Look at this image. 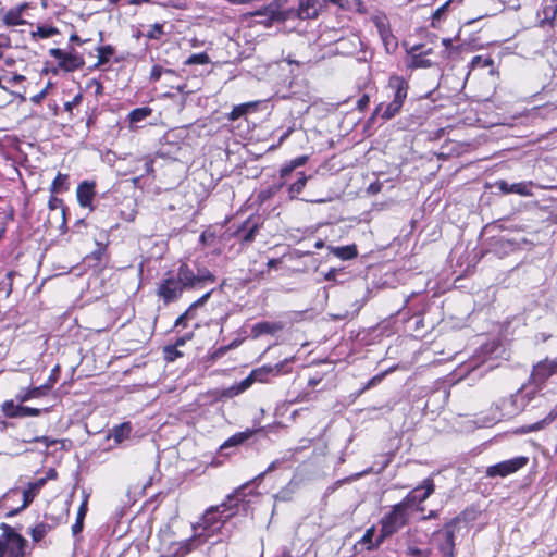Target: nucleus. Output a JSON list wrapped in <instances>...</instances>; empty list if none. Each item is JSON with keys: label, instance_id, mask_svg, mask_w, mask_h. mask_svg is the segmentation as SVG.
<instances>
[{"label": "nucleus", "instance_id": "obj_52", "mask_svg": "<svg viewBox=\"0 0 557 557\" xmlns=\"http://www.w3.org/2000/svg\"><path fill=\"white\" fill-rule=\"evenodd\" d=\"M17 407H21V403L15 405L13 400H8L3 404V411L8 417H10V412H15Z\"/></svg>", "mask_w": 557, "mask_h": 557}, {"label": "nucleus", "instance_id": "obj_30", "mask_svg": "<svg viewBox=\"0 0 557 557\" xmlns=\"http://www.w3.org/2000/svg\"><path fill=\"white\" fill-rule=\"evenodd\" d=\"M332 252L343 260H350L355 258L358 253L355 245L333 247Z\"/></svg>", "mask_w": 557, "mask_h": 557}, {"label": "nucleus", "instance_id": "obj_19", "mask_svg": "<svg viewBox=\"0 0 557 557\" xmlns=\"http://www.w3.org/2000/svg\"><path fill=\"white\" fill-rule=\"evenodd\" d=\"M556 417H557V407L554 408L553 410H550V412L542 420H540L535 423H532V424L521 426L519 429V433L525 434V433H530V432L540 431V430L544 429L548 423H550Z\"/></svg>", "mask_w": 557, "mask_h": 557}, {"label": "nucleus", "instance_id": "obj_29", "mask_svg": "<svg viewBox=\"0 0 557 557\" xmlns=\"http://www.w3.org/2000/svg\"><path fill=\"white\" fill-rule=\"evenodd\" d=\"M375 535V527L369 528L363 536L360 539L358 544L364 545L368 550H372L377 548L382 543H379V537L375 542H373V537Z\"/></svg>", "mask_w": 557, "mask_h": 557}, {"label": "nucleus", "instance_id": "obj_13", "mask_svg": "<svg viewBox=\"0 0 557 557\" xmlns=\"http://www.w3.org/2000/svg\"><path fill=\"white\" fill-rule=\"evenodd\" d=\"M95 187L96 184L94 182L84 181L82 182L76 190L78 203L82 207H90L91 201L95 197Z\"/></svg>", "mask_w": 557, "mask_h": 557}, {"label": "nucleus", "instance_id": "obj_40", "mask_svg": "<svg viewBox=\"0 0 557 557\" xmlns=\"http://www.w3.org/2000/svg\"><path fill=\"white\" fill-rule=\"evenodd\" d=\"M58 29L52 26H38L37 30L33 33V36H38L40 38H50L58 34Z\"/></svg>", "mask_w": 557, "mask_h": 557}, {"label": "nucleus", "instance_id": "obj_56", "mask_svg": "<svg viewBox=\"0 0 557 557\" xmlns=\"http://www.w3.org/2000/svg\"><path fill=\"white\" fill-rule=\"evenodd\" d=\"M186 320H188V313H183L181 314L176 321H175V326L178 327V326H182V327H185L186 326Z\"/></svg>", "mask_w": 557, "mask_h": 557}, {"label": "nucleus", "instance_id": "obj_58", "mask_svg": "<svg viewBox=\"0 0 557 557\" xmlns=\"http://www.w3.org/2000/svg\"><path fill=\"white\" fill-rule=\"evenodd\" d=\"M45 96H46V90H42V91H40L39 94H37V95L33 96V97L30 98V100H32V102H34V103H40V101L45 98Z\"/></svg>", "mask_w": 557, "mask_h": 557}, {"label": "nucleus", "instance_id": "obj_24", "mask_svg": "<svg viewBox=\"0 0 557 557\" xmlns=\"http://www.w3.org/2000/svg\"><path fill=\"white\" fill-rule=\"evenodd\" d=\"M252 383H255V381L251 379V375L249 374L247 377H245L239 383H236V384L225 388L223 391V396H225V397L237 396V395L242 394L243 392H245L246 389H248L252 385Z\"/></svg>", "mask_w": 557, "mask_h": 557}, {"label": "nucleus", "instance_id": "obj_22", "mask_svg": "<svg viewBox=\"0 0 557 557\" xmlns=\"http://www.w3.org/2000/svg\"><path fill=\"white\" fill-rule=\"evenodd\" d=\"M88 497H89V495L84 493L83 502H82V504H81V506L78 508V511H77L76 521L72 525V533H73V535H76L79 532H82V530L84 528V519H85L87 510H88V508H87Z\"/></svg>", "mask_w": 557, "mask_h": 557}, {"label": "nucleus", "instance_id": "obj_51", "mask_svg": "<svg viewBox=\"0 0 557 557\" xmlns=\"http://www.w3.org/2000/svg\"><path fill=\"white\" fill-rule=\"evenodd\" d=\"M50 54L57 60H59V65L61 66L67 53L61 49L54 48L50 50Z\"/></svg>", "mask_w": 557, "mask_h": 557}, {"label": "nucleus", "instance_id": "obj_21", "mask_svg": "<svg viewBox=\"0 0 557 557\" xmlns=\"http://www.w3.org/2000/svg\"><path fill=\"white\" fill-rule=\"evenodd\" d=\"M318 13L317 0H299L298 15L300 18H314Z\"/></svg>", "mask_w": 557, "mask_h": 557}, {"label": "nucleus", "instance_id": "obj_27", "mask_svg": "<svg viewBox=\"0 0 557 557\" xmlns=\"http://www.w3.org/2000/svg\"><path fill=\"white\" fill-rule=\"evenodd\" d=\"M84 65V60L76 53H67L61 67L67 72H73Z\"/></svg>", "mask_w": 557, "mask_h": 557}, {"label": "nucleus", "instance_id": "obj_33", "mask_svg": "<svg viewBox=\"0 0 557 557\" xmlns=\"http://www.w3.org/2000/svg\"><path fill=\"white\" fill-rule=\"evenodd\" d=\"M307 160H308L307 156H300V157L292 160L288 165L281 169V177L284 178L288 174H290L295 169L305 165Z\"/></svg>", "mask_w": 557, "mask_h": 557}, {"label": "nucleus", "instance_id": "obj_28", "mask_svg": "<svg viewBox=\"0 0 557 557\" xmlns=\"http://www.w3.org/2000/svg\"><path fill=\"white\" fill-rule=\"evenodd\" d=\"M253 433L255 431L252 430H246L244 432L236 433L233 436H231L227 441H225L221 448L224 449L226 447L238 446L245 443L248 438H250Z\"/></svg>", "mask_w": 557, "mask_h": 557}, {"label": "nucleus", "instance_id": "obj_60", "mask_svg": "<svg viewBox=\"0 0 557 557\" xmlns=\"http://www.w3.org/2000/svg\"><path fill=\"white\" fill-rule=\"evenodd\" d=\"M552 337L550 334H546V333H539L535 338H536V342H546L548 341L549 338Z\"/></svg>", "mask_w": 557, "mask_h": 557}, {"label": "nucleus", "instance_id": "obj_46", "mask_svg": "<svg viewBox=\"0 0 557 557\" xmlns=\"http://www.w3.org/2000/svg\"><path fill=\"white\" fill-rule=\"evenodd\" d=\"M163 35V25L156 23L151 26L150 30L147 33V37L149 39H160Z\"/></svg>", "mask_w": 557, "mask_h": 557}, {"label": "nucleus", "instance_id": "obj_45", "mask_svg": "<svg viewBox=\"0 0 557 557\" xmlns=\"http://www.w3.org/2000/svg\"><path fill=\"white\" fill-rule=\"evenodd\" d=\"M249 104H240L233 108L232 112L230 113V120L235 121L246 114L248 111Z\"/></svg>", "mask_w": 557, "mask_h": 557}, {"label": "nucleus", "instance_id": "obj_62", "mask_svg": "<svg viewBox=\"0 0 557 557\" xmlns=\"http://www.w3.org/2000/svg\"><path fill=\"white\" fill-rule=\"evenodd\" d=\"M381 183H372L370 186H369V190L372 191L373 194H376L381 190Z\"/></svg>", "mask_w": 557, "mask_h": 557}, {"label": "nucleus", "instance_id": "obj_11", "mask_svg": "<svg viewBox=\"0 0 557 557\" xmlns=\"http://www.w3.org/2000/svg\"><path fill=\"white\" fill-rule=\"evenodd\" d=\"M230 536L231 532H227L218 540L210 541L209 539L206 543V549L203 550L205 557H228L227 539H230Z\"/></svg>", "mask_w": 557, "mask_h": 557}, {"label": "nucleus", "instance_id": "obj_57", "mask_svg": "<svg viewBox=\"0 0 557 557\" xmlns=\"http://www.w3.org/2000/svg\"><path fill=\"white\" fill-rule=\"evenodd\" d=\"M230 347L228 346H223V347H220L218 348L211 356L212 359H218L220 357H222L228 349Z\"/></svg>", "mask_w": 557, "mask_h": 557}, {"label": "nucleus", "instance_id": "obj_16", "mask_svg": "<svg viewBox=\"0 0 557 557\" xmlns=\"http://www.w3.org/2000/svg\"><path fill=\"white\" fill-rule=\"evenodd\" d=\"M284 363H276L274 367L263 366L251 371L250 375L255 382H267L269 374L277 375L282 373Z\"/></svg>", "mask_w": 557, "mask_h": 557}, {"label": "nucleus", "instance_id": "obj_59", "mask_svg": "<svg viewBox=\"0 0 557 557\" xmlns=\"http://www.w3.org/2000/svg\"><path fill=\"white\" fill-rule=\"evenodd\" d=\"M57 475H58V474H57V471H55L54 469H52V468H51V469H49V470H48V472H47V474H46V476H45L44 479H45V481L47 482L48 480H54V479H57Z\"/></svg>", "mask_w": 557, "mask_h": 557}, {"label": "nucleus", "instance_id": "obj_20", "mask_svg": "<svg viewBox=\"0 0 557 557\" xmlns=\"http://www.w3.org/2000/svg\"><path fill=\"white\" fill-rule=\"evenodd\" d=\"M133 428L129 422H123L119 425H115L112 430L108 438H113L115 444H121L124 440L129 437Z\"/></svg>", "mask_w": 557, "mask_h": 557}, {"label": "nucleus", "instance_id": "obj_36", "mask_svg": "<svg viewBox=\"0 0 557 557\" xmlns=\"http://www.w3.org/2000/svg\"><path fill=\"white\" fill-rule=\"evenodd\" d=\"M50 527L46 523H39L30 529V535L34 542H39L49 531Z\"/></svg>", "mask_w": 557, "mask_h": 557}, {"label": "nucleus", "instance_id": "obj_31", "mask_svg": "<svg viewBox=\"0 0 557 557\" xmlns=\"http://www.w3.org/2000/svg\"><path fill=\"white\" fill-rule=\"evenodd\" d=\"M152 110L149 107H141L132 110L128 114L131 125H135L151 114Z\"/></svg>", "mask_w": 557, "mask_h": 557}, {"label": "nucleus", "instance_id": "obj_17", "mask_svg": "<svg viewBox=\"0 0 557 557\" xmlns=\"http://www.w3.org/2000/svg\"><path fill=\"white\" fill-rule=\"evenodd\" d=\"M45 479H38L35 482H30L28 486L23 491V505L21 509H25L30 505L39 491L45 486Z\"/></svg>", "mask_w": 557, "mask_h": 557}, {"label": "nucleus", "instance_id": "obj_61", "mask_svg": "<svg viewBox=\"0 0 557 557\" xmlns=\"http://www.w3.org/2000/svg\"><path fill=\"white\" fill-rule=\"evenodd\" d=\"M336 274H337V270H336V269H331V270L325 274V280H327V281L335 280Z\"/></svg>", "mask_w": 557, "mask_h": 557}, {"label": "nucleus", "instance_id": "obj_63", "mask_svg": "<svg viewBox=\"0 0 557 557\" xmlns=\"http://www.w3.org/2000/svg\"><path fill=\"white\" fill-rule=\"evenodd\" d=\"M25 77L23 75H18V74H15L13 75L11 78H9V83H20L22 81H24Z\"/></svg>", "mask_w": 557, "mask_h": 557}, {"label": "nucleus", "instance_id": "obj_43", "mask_svg": "<svg viewBox=\"0 0 557 557\" xmlns=\"http://www.w3.org/2000/svg\"><path fill=\"white\" fill-rule=\"evenodd\" d=\"M210 62V59L207 53H195L191 54L186 61L185 64L193 65V64H208Z\"/></svg>", "mask_w": 557, "mask_h": 557}, {"label": "nucleus", "instance_id": "obj_25", "mask_svg": "<svg viewBox=\"0 0 557 557\" xmlns=\"http://www.w3.org/2000/svg\"><path fill=\"white\" fill-rule=\"evenodd\" d=\"M25 7L26 5H22L20 8L9 10L3 16L4 24L8 26H17L24 24L25 21L22 17V10Z\"/></svg>", "mask_w": 557, "mask_h": 557}, {"label": "nucleus", "instance_id": "obj_5", "mask_svg": "<svg viewBox=\"0 0 557 557\" xmlns=\"http://www.w3.org/2000/svg\"><path fill=\"white\" fill-rule=\"evenodd\" d=\"M460 520L451 519L433 534V540L443 557H455V535L459 531Z\"/></svg>", "mask_w": 557, "mask_h": 557}, {"label": "nucleus", "instance_id": "obj_34", "mask_svg": "<svg viewBox=\"0 0 557 557\" xmlns=\"http://www.w3.org/2000/svg\"><path fill=\"white\" fill-rule=\"evenodd\" d=\"M65 189H67V175L59 173L51 184L50 191L57 194Z\"/></svg>", "mask_w": 557, "mask_h": 557}, {"label": "nucleus", "instance_id": "obj_15", "mask_svg": "<svg viewBox=\"0 0 557 557\" xmlns=\"http://www.w3.org/2000/svg\"><path fill=\"white\" fill-rule=\"evenodd\" d=\"M283 322H269V321H262L259 323H256L252 329L251 333L255 337L270 334L275 335L277 332L282 331L284 329Z\"/></svg>", "mask_w": 557, "mask_h": 557}, {"label": "nucleus", "instance_id": "obj_49", "mask_svg": "<svg viewBox=\"0 0 557 557\" xmlns=\"http://www.w3.org/2000/svg\"><path fill=\"white\" fill-rule=\"evenodd\" d=\"M283 462H284V459H276V460L272 461V462L268 466V468L265 469V471H264V472H262V473H260L257 478H258V479H261V478H263L267 473H271V472H273L274 470L278 469V468L282 466V463H283Z\"/></svg>", "mask_w": 557, "mask_h": 557}, {"label": "nucleus", "instance_id": "obj_2", "mask_svg": "<svg viewBox=\"0 0 557 557\" xmlns=\"http://www.w3.org/2000/svg\"><path fill=\"white\" fill-rule=\"evenodd\" d=\"M246 485L238 487L233 494L228 495L226 500L218 506L208 508L200 520L193 525V530L197 531L206 542L216 534L224 535L226 523L237 513L238 503L242 500L243 491Z\"/></svg>", "mask_w": 557, "mask_h": 557}, {"label": "nucleus", "instance_id": "obj_12", "mask_svg": "<svg viewBox=\"0 0 557 557\" xmlns=\"http://www.w3.org/2000/svg\"><path fill=\"white\" fill-rule=\"evenodd\" d=\"M523 395L520 393L512 394L507 398L502 399L499 408L503 416L510 418L522 410Z\"/></svg>", "mask_w": 557, "mask_h": 557}, {"label": "nucleus", "instance_id": "obj_55", "mask_svg": "<svg viewBox=\"0 0 557 557\" xmlns=\"http://www.w3.org/2000/svg\"><path fill=\"white\" fill-rule=\"evenodd\" d=\"M497 187L499 188V190L504 194H510L509 191V188H510V184L506 181H499L496 183Z\"/></svg>", "mask_w": 557, "mask_h": 557}, {"label": "nucleus", "instance_id": "obj_37", "mask_svg": "<svg viewBox=\"0 0 557 557\" xmlns=\"http://www.w3.org/2000/svg\"><path fill=\"white\" fill-rule=\"evenodd\" d=\"M510 194H518L521 196H529L531 195V184L520 182V183H512L510 184L509 188Z\"/></svg>", "mask_w": 557, "mask_h": 557}, {"label": "nucleus", "instance_id": "obj_32", "mask_svg": "<svg viewBox=\"0 0 557 557\" xmlns=\"http://www.w3.org/2000/svg\"><path fill=\"white\" fill-rule=\"evenodd\" d=\"M298 175L299 177L297 178V181L289 185L288 193L290 198H295L296 195L300 194L308 181V177L305 175L304 172H299Z\"/></svg>", "mask_w": 557, "mask_h": 557}, {"label": "nucleus", "instance_id": "obj_35", "mask_svg": "<svg viewBox=\"0 0 557 557\" xmlns=\"http://www.w3.org/2000/svg\"><path fill=\"white\" fill-rule=\"evenodd\" d=\"M114 48L110 45L102 46L98 48V62L96 66L103 65L109 61V59L113 55Z\"/></svg>", "mask_w": 557, "mask_h": 557}, {"label": "nucleus", "instance_id": "obj_8", "mask_svg": "<svg viewBox=\"0 0 557 557\" xmlns=\"http://www.w3.org/2000/svg\"><path fill=\"white\" fill-rule=\"evenodd\" d=\"M434 492V482L432 479H425L421 485L413 488L408 495L400 502L405 508L409 509L416 504L424 502Z\"/></svg>", "mask_w": 557, "mask_h": 557}, {"label": "nucleus", "instance_id": "obj_18", "mask_svg": "<svg viewBox=\"0 0 557 557\" xmlns=\"http://www.w3.org/2000/svg\"><path fill=\"white\" fill-rule=\"evenodd\" d=\"M420 49V46H414L411 49V57H410V66L418 69V67H430L432 66L431 60L426 59L425 55L431 52V49L417 53V51Z\"/></svg>", "mask_w": 557, "mask_h": 557}, {"label": "nucleus", "instance_id": "obj_26", "mask_svg": "<svg viewBox=\"0 0 557 557\" xmlns=\"http://www.w3.org/2000/svg\"><path fill=\"white\" fill-rule=\"evenodd\" d=\"M41 412H48V408L39 409V408L23 406L21 404V407H17L15 409V412H10V418L38 417L41 414Z\"/></svg>", "mask_w": 557, "mask_h": 557}, {"label": "nucleus", "instance_id": "obj_9", "mask_svg": "<svg viewBox=\"0 0 557 557\" xmlns=\"http://www.w3.org/2000/svg\"><path fill=\"white\" fill-rule=\"evenodd\" d=\"M207 543L201 536H198L197 531H194V535L185 541L173 543L170 547L171 557H185L194 549Z\"/></svg>", "mask_w": 557, "mask_h": 557}, {"label": "nucleus", "instance_id": "obj_4", "mask_svg": "<svg viewBox=\"0 0 557 557\" xmlns=\"http://www.w3.org/2000/svg\"><path fill=\"white\" fill-rule=\"evenodd\" d=\"M407 81L398 75H393L388 79V88L393 91V100L381 113L383 120L387 121L399 113L408 92Z\"/></svg>", "mask_w": 557, "mask_h": 557}, {"label": "nucleus", "instance_id": "obj_53", "mask_svg": "<svg viewBox=\"0 0 557 557\" xmlns=\"http://www.w3.org/2000/svg\"><path fill=\"white\" fill-rule=\"evenodd\" d=\"M257 233V226L251 227L248 232L243 236L244 243H251L255 239Z\"/></svg>", "mask_w": 557, "mask_h": 557}, {"label": "nucleus", "instance_id": "obj_10", "mask_svg": "<svg viewBox=\"0 0 557 557\" xmlns=\"http://www.w3.org/2000/svg\"><path fill=\"white\" fill-rule=\"evenodd\" d=\"M557 372V358L556 359H544L539 361L532 370L531 377L534 383L543 384L554 373Z\"/></svg>", "mask_w": 557, "mask_h": 557}, {"label": "nucleus", "instance_id": "obj_48", "mask_svg": "<svg viewBox=\"0 0 557 557\" xmlns=\"http://www.w3.org/2000/svg\"><path fill=\"white\" fill-rule=\"evenodd\" d=\"M451 3V0L445 2L443 5H441L440 8L436 9V11L433 13V22H432V25L434 26V22L435 21H440L443 15L445 14L447 8L449 7V4Z\"/></svg>", "mask_w": 557, "mask_h": 557}, {"label": "nucleus", "instance_id": "obj_50", "mask_svg": "<svg viewBox=\"0 0 557 557\" xmlns=\"http://www.w3.org/2000/svg\"><path fill=\"white\" fill-rule=\"evenodd\" d=\"M58 377H59V366H55L52 369L51 374H50L48 381L45 383V384H49V391L52 388L54 383L58 381Z\"/></svg>", "mask_w": 557, "mask_h": 557}, {"label": "nucleus", "instance_id": "obj_44", "mask_svg": "<svg viewBox=\"0 0 557 557\" xmlns=\"http://www.w3.org/2000/svg\"><path fill=\"white\" fill-rule=\"evenodd\" d=\"M48 207L50 210L61 209L62 216L63 218L65 216V207L63 205L62 199H60L55 196H51L48 201Z\"/></svg>", "mask_w": 557, "mask_h": 557}, {"label": "nucleus", "instance_id": "obj_54", "mask_svg": "<svg viewBox=\"0 0 557 557\" xmlns=\"http://www.w3.org/2000/svg\"><path fill=\"white\" fill-rule=\"evenodd\" d=\"M369 102H370V98L368 95H363L358 101H357V108L360 110V111H363L368 106H369Z\"/></svg>", "mask_w": 557, "mask_h": 557}, {"label": "nucleus", "instance_id": "obj_3", "mask_svg": "<svg viewBox=\"0 0 557 557\" xmlns=\"http://www.w3.org/2000/svg\"><path fill=\"white\" fill-rule=\"evenodd\" d=\"M408 509L400 503L394 505L392 510L381 519V530L379 534V543H383L385 539L398 532L408 522Z\"/></svg>", "mask_w": 557, "mask_h": 557}, {"label": "nucleus", "instance_id": "obj_47", "mask_svg": "<svg viewBox=\"0 0 557 557\" xmlns=\"http://www.w3.org/2000/svg\"><path fill=\"white\" fill-rule=\"evenodd\" d=\"M163 72H165L168 74H173L174 73L172 70L163 71V69L160 65H154L152 67V70H151V73H150V81L151 82L159 81L161 78Z\"/></svg>", "mask_w": 557, "mask_h": 557}, {"label": "nucleus", "instance_id": "obj_1", "mask_svg": "<svg viewBox=\"0 0 557 557\" xmlns=\"http://www.w3.org/2000/svg\"><path fill=\"white\" fill-rule=\"evenodd\" d=\"M196 269L181 263L177 269L168 271L157 287V295L165 305L176 301L185 290L199 289L216 281L215 275L206 267L196 264Z\"/></svg>", "mask_w": 557, "mask_h": 557}, {"label": "nucleus", "instance_id": "obj_64", "mask_svg": "<svg viewBox=\"0 0 557 557\" xmlns=\"http://www.w3.org/2000/svg\"><path fill=\"white\" fill-rule=\"evenodd\" d=\"M276 499H280V500H287V492L282 490L280 491L277 494H276Z\"/></svg>", "mask_w": 557, "mask_h": 557}, {"label": "nucleus", "instance_id": "obj_23", "mask_svg": "<svg viewBox=\"0 0 557 557\" xmlns=\"http://www.w3.org/2000/svg\"><path fill=\"white\" fill-rule=\"evenodd\" d=\"M258 15H265L270 21H284L285 16L280 10V0H275L267 5L262 11L257 12Z\"/></svg>", "mask_w": 557, "mask_h": 557}, {"label": "nucleus", "instance_id": "obj_42", "mask_svg": "<svg viewBox=\"0 0 557 557\" xmlns=\"http://www.w3.org/2000/svg\"><path fill=\"white\" fill-rule=\"evenodd\" d=\"M432 550L429 548L421 549L413 545H408L406 554L408 557H430Z\"/></svg>", "mask_w": 557, "mask_h": 557}, {"label": "nucleus", "instance_id": "obj_38", "mask_svg": "<svg viewBox=\"0 0 557 557\" xmlns=\"http://www.w3.org/2000/svg\"><path fill=\"white\" fill-rule=\"evenodd\" d=\"M212 294V290H209L207 292L206 294H203L199 299H197L196 301H194L189 307L188 309L184 312V313H188V319H193L194 318V311L196 308L198 307H201L203 306L208 299L210 298Z\"/></svg>", "mask_w": 557, "mask_h": 557}, {"label": "nucleus", "instance_id": "obj_6", "mask_svg": "<svg viewBox=\"0 0 557 557\" xmlns=\"http://www.w3.org/2000/svg\"><path fill=\"white\" fill-rule=\"evenodd\" d=\"M3 534L0 536L1 547L8 557H24L27 541L7 523L1 524Z\"/></svg>", "mask_w": 557, "mask_h": 557}, {"label": "nucleus", "instance_id": "obj_14", "mask_svg": "<svg viewBox=\"0 0 557 557\" xmlns=\"http://www.w3.org/2000/svg\"><path fill=\"white\" fill-rule=\"evenodd\" d=\"M49 392V384H42L37 387L21 388L16 394L15 399L23 404L33 398H40L47 395Z\"/></svg>", "mask_w": 557, "mask_h": 557}, {"label": "nucleus", "instance_id": "obj_39", "mask_svg": "<svg viewBox=\"0 0 557 557\" xmlns=\"http://www.w3.org/2000/svg\"><path fill=\"white\" fill-rule=\"evenodd\" d=\"M164 359L168 362H173L177 358L182 357L183 354L176 348V346L168 345L163 348Z\"/></svg>", "mask_w": 557, "mask_h": 557}, {"label": "nucleus", "instance_id": "obj_41", "mask_svg": "<svg viewBox=\"0 0 557 557\" xmlns=\"http://www.w3.org/2000/svg\"><path fill=\"white\" fill-rule=\"evenodd\" d=\"M107 246L97 243V248L91 252L90 258L95 259L98 263L107 262L106 258Z\"/></svg>", "mask_w": 557, "mask_h": 557}, {"label": "nucleus", "instance_id": "obj_7", "mask_svg": "<svg viewBox=\"0 0 557 557\" xmlns=\"http://www.w3.org/2000/svg\"><path fill=\"white\" fill-rule=\"evenodd\" d=\"M528 461L529 459L527 457L519 456L509 460L498 462L496 465L490 466L486 469V475L490 478L507 476L511 473H515L519 469L523 468L528 463Z\"/></svg>", "mask_w": 557, "mask_h": 557}]
</instances>
